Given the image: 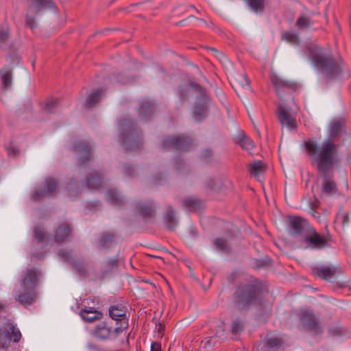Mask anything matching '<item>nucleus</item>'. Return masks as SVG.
Here are the masks:
<instances>
[{
  "label": "nucleus",
  "mask_w": 351,
  "mask_h": 351,
  "mask_svg": "<svg viewBox=\"0 0 351 351\" xmlns=\"http://www.w3.org/2000/svg\"><path fill=\"white\" fill-rule=\"evenodd\" d=\"M338 147L330 139L325 140L321 145L315 141L305 143L307 154L315 166L317 174L322 178L319 191L321 198L334 196L337 193V184L334 180L333 169L338 163Z\"/></svg>",
  "instance_id": "nucleus-1"
},
{
  "label": "nucleus",
  "mask_w": 351,
  "mask_h": 351,
  "mask_svg": "<svg viewBox=\"0 0 351 351\" xmlns=\"http://www.w3.org/2000/svg\"><path fill=\"white\" fill-rule=\"evenodd\" d=\"M306 49L313 65L324 76L326 81L331 82L350 75L341 58H335L330 48L317 45H310Z\"/></svg>",
  "instance_id": "nucleus-2"
},
{
  "label": "nucleus",
  "mask_w": 351,
  "mask_h": 351,
  "mask_svg": "<svg viewBox=\"0 0 351 351\" xmlns=\"http://www.w3.org/2000/svg\"><path fill=\"white\" fill-rule=\"evenodd\" d=\"M39 276L34 269H27L23 275L21 282V291L14 294L15 300L24 306L33 304L37 300L38 293L36 288L38 286Z\"/></svg>",
  "instance_id": "nucleus-3"
},
{
  "label": "nucleus",
  "mask_w": 351,
  "mask_h": 351,
  "mask_svg": "<svg viewBox=\"0 0 351 351\" xmlns=\"http://www.w3.org/2000/svg\"><path fill=\"white\" fill-rule=\"evenodd\" d=\"M261 293L259 287L252 285L239 287L234 294V301L239 309H244L256 302Z\"/></svg>",
  "instance_id": "nucleus-4"
},
{
  "label": "nucleus",
  "mask_w": 351,
  "mask_h": 351,
  "mask_svg": "<svg viewBox=\"0 0 351 351\" xmlns=\"http://www.w3.org/2000/svg\"><path fill=\"white\" fill-rule=\"evenodd\" d=\"M121 126L124 149L130 151L138 149L142 145L143 141L141 134L137 131L134 123L124 120L121 123Z\"/></svg>",
  "instance_id": "nucleus-5"
},
{
  "label": "nucleus",
  "mask_w": 351,
  "mask_h": 351,
  "mask_svg": "<svg viewBox=\"0 0 351 351\" xmlns=\"http://www.w3.org/2000/svg\"><path fill=\"white\" fill-rule=\"evenodd\" d=\"M128 328V321L121 323L120 326L113 328L112 324L103 321L96 324L93 330V337L100 340H112Z\"/></svg>",
  "instance_id": "nucleus-6"
},
{
  "label": "nucleus",
  "mask_w": 351,
  "mask_h": 351,
  "mask_svg": "<svg viewBox=\"0 0 351 351\" xmlns=\"http://www.w3.org/2000/svg\"><path fill=\"white\" fill-rule=\"evenodd\" d=\"M300 322L304 328L313 335L323 332V327L313 311L309 308L301 309L298 313Z\"/></svg>",
  "instance_id": "nucleus-7"
},
{
  "label": "nucleus",
  "mask_w": 351,
  "mask_h": 351,
  "mask_svg": "<svg viewBox=\"0 0 351 351\" xmlns=\"http://www.w3.org/2000/svg\"><path fill=\"white\" fill-rule=\"evenodd\" d=\"M21 338V333L19 328L11 322H5L0 328V350H7L10 346L11 341L18 343Z\"/></svg>",
  "instance_id": "nucleus-8"
},
{
  "label": "nucleus",
  "mask_w": 351,
  "mask_h": 351,
  "mask_svg": "<svg viewBox=\"0 0 351 351\" xmlns=\"http://www.w3.org/2000/svg\"><path fill=\"white\" fill-rule=\"evenodd\" d=\"M26 14V25L33 29L36 27L35 16L41 11L53 9L54 3L52 0H29Z\"/></svg>",
  "instance_id": "nucleus-9"
},
{
  "label": "nucleus",
  "mask_w": 351,
  "mask_h": 351,
  "mask_svg": "<svg viewBox=\"0 0 351 351\" xmlns=\"http://www.w3.org/2000/svg\"><path fill=\"white\" fill-rule=\"evenodd\" d=\"M289 234L302 239L312 227L306 219L298 216L289 217Z\"/></svg>",
  "instance_id": "nucleus-10"
},
{
  "label": "nucleus",
  "mask_w": 351,
  "mask_h": 351,
  "mask_svg": "<svg viewBox=\"0 0 351 351\" xmlns=\"http://www.w3.org/2000/svg\"><path fill=\"white\" fill-rule=\"evenodd\" d=\"M162 149L173 147L182 152H188L193 147V141L191 138L184 135L168 136L162 145Z\"/></svg>",
  "instance_id": "nucleus-11"
},
{
  "label": "nucleus",
  "mask_w": 351,
  "mask_h": 351,
  "mask_svg": "<svg viewBox=\"0 0 351 351\" xmlns=\"http://www.w3.org/2000/svg\"><path fill=\"white\" fill-rule=\"evenodd\" d=\"M57 186L58 183L54 178L51 177L47 178L40 185V188L35 189L32 193L31 199L37 202L43 197H51L56 191Z\"/></svg>",
  "instance_id": "nucleus-12"
},
{
  "label": "nucleus",
  "mask_w": 351,
  "mask_h": 351,
  "mask_svg": "<svg viewBox=\"0 0 351 351\" xmlns=\"http://www.w3.org/2000/svg\"><path fill=\"white\" fill-rule=\"evenodd\" d=\"M308 247L313 249H322L327 245L328 239L321 236L313 227H311L303 239Z\"/></svg>",
  "instance_id": "nucleus-13"
},
{
  "label": "nucleus",
  "mask_w": 351,
  "mask_h": 351,
  "mask_svg": "<svg viewBox=\"0 0 351 351\" xmlns=\"http://www.w3.org/2000/svg\"><path fill=\"white\" fill-rule=\"evenodd\" d=\"M343 272L342 269L335 265H321L315 267L313 269V273L326 280H330L337 275Z\"/></svg>",
  "instance_id": "nucleus-14"
},
{
  "label": "nucleus",
  "mask_w": 351,
  "mask_h": 351,
  "mask_svg": "<svg viewBox=\"0 0 351 351\" xmlns=\"http://www.w3.org/2000/svg\"><path fill=\"white\" fill-rule=\"evenodd\" d=\"M74 151L80 155L79 165L84 166L90 160V145L86 142H77L74 145Z\"/></svg>",
  "instance_id": "nucleus-15"
},
{
  "label": "nucleus",
  "mask_w": 351,
  "mask_h": 351,
  "mask_svg": "<svg viewBox=\"0 0 351 351\" xmlns=\"http://www.w3.org/2000/svg\"><path fill=\"white\" fill-rule=\"evenodd\" d=\"M109 316L115 321H121L123 323L128 321L126 318L127 307L122 304L111 305L108 309Z\"/></svg>",
  "instance_id": "nucleus-16"
},
{
  "label": "nucleus",
  "mask_w": 351,
  "mask_h": 351,
  "mask_svg": "<svg viewBox=\"0 0 351 351\" xmlns=\"http://www.w3.org/2000/svg\"><path fill=\"white\" fill-rule=\"evenodd\" d=\"M116 244L115 235L113 232H104L101 233L97 240L98 249L109 248Z\"/></svg>",
  "instance_id": "nucleus-17"
},
{
  "label": "nucleus",
  "mask_w": 351,
  "mask_h": 351,
  "mask_svg": "<svg viewBox=\"0 0 351 351\" xmlns=\"http://www.w3.org/2000/svg\"><path fill=\"white\" fill-rule=\"evenodd\" d=\"M80 315L84 322L92 323L101 319L103 314L94 307H86L80 310Z\"/></svg>",
  "instance_id": "nucleus-18"
},
{
  "label": "nucleus",
  "mask_w": 351,
  "mask_h": 351,
  "mask_svg": "<svg viewBox=\"0 0 351 351\" xmlns=\"http://www.w3.org/2000/svg\"><path fill=\"white\" fill-rule=\"evenodd\" d=\"M278 118L282 127H286L289 130H293L296 128L295 121L291 118L290 114L282 106L278 107Z\"/></svg>",
  "instance_id": "nucleus-19"
},
{
  "label": "nucleus",
  "mask_w": 351,
  "mask_h": 351,
  "mask_svg": "<svg viewBox=\"0 0 351 351\" xmlns=\"http://www.w3.org/2000/svg\"><path fill=\"white\" fill-rule=\"evenodd\" d=\"M155 104L148 99H143L140 103L139 116L143 119H148L154 112Z\"/></svg>",
  "instance_id": "nucleus-20"
},
{
  "label": "nucleus",
  "mask_w": 351,
  "mask_h": 351,
  "mask_svg": "<svg viewBox=\"0 0 351 351\" xmlns=\"http://www.w3.org/2000/svg\"><path fill=\"white\" fill-rule=\"evenodd\" d=\"M58 255L64 261L71 263L80 274L84 273L85 268L84 265L75 261L72 257L71 252L62 249L59 250Z\"/></svg>",
  "instance_id": "nucleus-21"
},
{
  "label": "nucleus",
  "mask_w": 351,
  "mask_h": 351,
  "mask_svg": "<svg viewBox=\"0 0 351 351\" xmlns=\"http://www.w3.org/2000/svg\"><path fill=\"white\" fill-rule=\"evenodd\" d=\"M345 129V123L341 120H335L332 121L330 124L329 129V136L328 139H330L335 144H336L332 140V138H335L340 135ZM327 140V138L326 139Z\"/></svg>",
  "instance_id": "nucleus-22"
},
{
  "label": "nucleus",
  "mask_w": 351,
  "mask_h": 351,
  "mask_svg": "<svg viewBox=\"0 0 351 351\" xmlns=\"http://www.w3.org/2000/svg\"><path fill=\"white\" fill-rule=\"evenodd\" d=\"M266 170L264 162L261 161H256L251 164L249 171L251 175L254 176L257 180H261Z\"/></svg>",
  "instance_id": "nucleus-23"
},
{
  "label": "nucleus",
  "mask_w": 351,
  "mask_h": 351,
  "mask_svg": "<svg viewBox=\"0 0 351 351\" xmlns=\"http://www.w3.org/2000/svg\"><path fill=\"white\" fill-rule=\"evenodd\" d=\"M71 232L70 227L66 223H62L57 229L55 235V241L58 243H63Z\"/></svg>",
  "instance_id": "nucleus-24"
},
{
  "label": "nucleus",
  "mask_w": 351,
  "mask_h": 351,
  "mask_svg": "<svg viewBox=\"0 0 351 351\" xmlns=\"http://www.w3.org/2000/svg\"><path fill=\"white\" fill-rule=\"evenodd\" d=\"M103 90L101 89H95L87 97L85 107L86 108H92L96 104L99 102L102 95H103Z\"/></svg>",
  "instance_id": "nucleus-25"
},
{
  "label": "nucleus",
  "mask_w": 351,
  "mask_h": 351,
  "mask_svg": "<svg viewBox=\"0 0 351 351\" xmlns=\"http://www.w3.org/2000/svg\"><path fill=\"white\" fill-rule=\"evenodd\" d=\"M164 221L168 229L173 230L177 226V220L171 207L168 206L164 215Z\"/></svg>",
  "instance_id": "nucleus-26"
},
{
  "label": "nucleus",
  "mask_w": 351,
  "mask_h": 351,
  "mask_svg": "<svg viewBox=\"0 0 351 351\" xmlns=\"http://www.w3.org/2000/svg\"><path fill=\"white\" fill-rule=\"evenodd\" d=\"M313 24L311 16L306 14L300 15L295 22V26L299 29L310 28Z\"/></svg>",
  "instance_id": "nucleus-27"
},
{
  "label": "nucleus",
  "mask_w": 351,
  "mask_h": 351,
  "mask_svg": "<svg viewBox=\"0 0 351 351\" xmlns=\"http://www.w3.org/2000/svg\"><path fill=\"white\" fill-rule=\"evenodd\" d=\"M107 201L114 206H121L123 204L124 199L119 193L114 189L108 191Z\"/></svg>",
  "instance_id": "nucleus-28"
},
{
  "label": "nucleus",
  "mask_w": 351,
  "mask_h": 351,
  "mask_svg": "<svg viewBox=\"0 0 351 351\" xmlns=\"http://www.w3.org/2000/svg\"><path fill=\"white\" fill-rule=\"evenodd\" d=\"M183 205L189 210L198 211L203 207L204 203L199 199L187 197L184 200Z\"/></svg>",
  "instance_id": "nucleus-29"
},
{
  "label": "nucleus",
  "mask_w": 351,
  "mask_h": 351,
  "mask_svg": "<svg viewBox=\"0 0 351 351\" xmlns=\"http://www.w3.org/2000/svg\"><path fill=\"white\" fill-rule=\"evenodd\" d=\"M101 177L97 172L94 171L91 174H88L86 178V186L89 189H96L98 187L101 183Z\"/></svg>",
  "instance_id": "nucleus-30"
},
{
  "label": "nucleus",
  "mask_w": 351,
  "mask_h": 351,
  "mask_svg": "<svg viewBox=\"0 0 351 351\" xmlns=\"http://www.w3.org/2000/svg\"><path fill=\"white\" fill-rule=\"evenodd\" d=\"M136 207L138 214L143 218L150 217L154 215V210L151 204L140 205L139 204H137Z\"/></svg>",
  "instance_id": "nucleus-31"
},
{
  "label": "nucleus",
  "mask_w": 351,
  "mask_h": 351,
  "mask_svg": "<svg viewBox=\"0 0 351 351\" xmlns=\"http://www.w3.org/2000/svg\"><path fill=\"white\" fill-rule=\"evenodd\" d=\"M247 5L256 13H261L264 10L265 0H245Z\"/></svg>",
  "instance_id": "nucleus-32"
},
{
  "label": "nucleus",
  "mask_w": 351,
  "mask_h": 351,
  "mask_svg": "<svg viewBox=\"0 0 351 351\" xmlns=\"http://www.w3.org/2000/svg\"><path fill=\"white\" fill-rule=\"evenodd\" d=\"M2 84L5 88L11 86L12 84V71L8 68H4L0 71Z\"/></svg>",
  "instance_id": "nucleus-33"
},
{
  "label": "nucleus",
  "mask_w": 351,
  "mask_h": 351,
  "mask_svg": "<svg viewBox=\"0 0 351 351\" xmlns=\"http://www.w3.org/2000/svg\"><path fill=\"white\" fill-rule=\"evenodd\" d=\"M271 80L273 85L276 88L278 95H279L281 89L291 88V84L289 82L283 80L278 77L274 76L272 77Z\"/></svg>",
  "instance_id": "nucleus-34"
},
{
  "label": "nucleus",
  "mask_w": 351,
  "mask_h": 351,
  "mask_svg": "<svg viewBox=\"0 0 351 351\" xmlns=\"http://www.w3.org/2000/svg\"><path fill=\"white\" fill-rule=\"evenodd\" d=\"M282 39L292 45H298L300 38L298 36L294 33L289 32H283L281 34Z\"/></svg>",
  "instance_id": "nucleus-35"
},
{
  "label": "nucleus",
  "mask_w": 351,
  "mask_h": 351,
  "mask_svg": "<svg viewBox=\"0 0 351 351\" xmlns=\"http://www.w3.org/2000/svg\"><path fill=\"white\" fill-rule=\"evenodd\" d=\"M213 243L217 249L223 252H228L230 250V247L228 243L223 239H216L213 240Z\"/></svg>",
  "instance_id": "nucleus-36"
},
{
  "label": "nucleus",
  "mask_w": 351,
  "mask_h": 351,
  "mask_svg": "<svg viewBox=\"0 0 351 351\" xmlns=\"http://www.w3.org/2000/svg\"><path fill=\"white\" fill-rule=\"evenodd\" d=\"M34 238L38 244H43L46 239L44 230L40 227H36L34 230Z\"/></svg>",
  "instance_id": "nucleus-37"
},
{
  "label": "nucleus",
  "mask_w": 351,
  "mask_h": 351,
  "mask_svg": "<svg viewBox=\"0 0 351 351\" xmlns=\"http://www.w3.org/2000/svg\"><path fill=\"white\" fill-rule=\"evenodd\" d=\"M239 144L243 149L247 150H251L254 147L253 141L245 134L239 140Z\"/></svg>",
  "instance_id": "nucleus-38"
},
{
  "label": "nucleus",
  "mask_w": 351,
  "mask_h": 351,
  "mask_svg": "<svg viewBox=\"0 0 351 351\" xmlns=\"http://www.w3.org/2000/svg\"><path fill=\"white\" fill-rule=\"evenodd\" d=\"M243 329L241 322L239 319H234L231 324V331L233 334H237L241 332Z\"/></svg>",
  "instance_id": "nucleus-39"
},
{
  "label": "nucleus",
  "mask_w": 351,
  "mask_h": 351,
  "mask_svg": "<svg viewBox=\"0 0 351 351\" xmlns=\"http://www.w3.org/2000/svg\"><path fill=\"white\" fill-rule=\"evenodd\" d=\"M205 112V106L204 105L196 106L193 110L195 118L199 121L204 117Z\"/></svg>",
  "instance_id": "nucleus-40"
},
{
  "label": "nucleus",
  "mask_w": 351,
  "mask_h": 351,
  "mask_svg": "<svg viewBox=\"0 0 351 351\" xmlns=\"http://www.w3.org/2000/svg\"><path fill=\"white\" fill-rule=\"evenodd\" d=\"M58 104V99H50L45 103L43 109L47 112H52Z\"/></svg>",
  "instance_id": "nucleus-41"
},
{
  "label": "nucleus",
  "mask_w": 351,
  "mask_h": 351,
  "mask_svg": "<svg viewBox=\"0 0 351 351\" xmlns=\"http://www.w3.org/2000/svg\"><path fill=\"white\" fill-rule=\"evenodd\" d=\"M10 36V29L8 26H3L0 28V40L5 42Z\"/></svg>",
  "instance_id": "nucleus-42"
},
{
  "label": "nucleus",
  "mask_w": 351,
  "mask_h": 351,
  "mask_svg": "<svg viewBox=\"0 0 351 351\" xmlns=\"http://www.w3.org/2000/svg\"><path fill=\"white\" fill-rule=\"evenodd\" d=\"M282 343V341L278 338H269L267 339V344L271 348H274L280 346Z\"/></svg>",
  "instance_id": "nucleus-43"
},
{
  "label": "nucleus",
  "mask_w": 351,
  "mask_h": 351,
  "mask_svg": "<svg viewBox=\"0 0 351 351\" xmlns=\"http://www.w3.org/2000/svg\"><path fill=\"white\" fill-rule=\"evenodd\" d=\"M338 219L341 220L342 226L345 227L350 222V215L348 213L342 214L338 216Z\"/></svg>",
  "instance_id": "nucleus-44"
},
{
  "label": "nucleus",
  "mask_w": 351,
  "mask_h": 351,
  "mask_svg": "<svg viewBox=\"0 0 351 351\" xmlns=\"http://www.w3.org/2000/svg\"><path fill=\"white\" fill-rule=\"evenodd\" d=\"M217 182L218 183V181H217L215 179H210L208 180L206 185L208 188H210L212 190H217L219 189V187L217 186Z\"/></svg>",
  "instance_id": "nucleus-45"
},
{
  "label": "nucleus",
  "mask_w": 351,
  "mask_h": 351,
  "mask_svg": "<svg viewBox=\"0 0 351 351\" xmlns=\"http://www.w3.org/2000/svg\"><path fill=\"white\" fill-rule=\"evenodd\" d=\"M212 156H213V152H212V151H210L209 149L204 150L201 154V158L205 160L211 158Z\"/></svg>",
  "instance_id": "nucleus-46"
},
{
  "label": "nucleus",
  "mask_w": 351,
  "mask_h": 351,
  "mask_svg": "<svg viewBox=\"0 0 351 351\" xmlns=\"http://www.w3.org/2000/svg\"><path fill=\"white\" fill-rule=\"evenodd\" d=\"M241 77L243 80V84L242 85L243 87V88H249L250 87V80H249L248 77L245 74L242 75Z\"/></svg>",
  "instance_id": "nucleus-47"
},
{
  "label": "nucleus",
  "mask_w": 351,
  "mask_h": 351,
  "mask_svg": "<svg viewBox=\"0 0 351 351\" xmlns=\"http://www.w3.org/2000/svg\"><path fill=\"white\" fill-rule=\"evenodd\" d=\"M150 351H161V345L156 342H153L151 345Z\"/></svg>",
  "instance_id": "nucleus-48"
},
{
  "label": "nucleus",
  "mask_w": 351,
  "mask_h": 351,
  "mask_svg": "<svg viewBox=\"0 0 351 351\" xmlns=\"http://www.w3.org/2000/svg\"><path fill=\"white\" fill-rule=\"evenodd\" d=\"M123 170H124L125 175H127L128 176H132V169L130 165H125Z\"/></svg>",
  "instance_id": "nucleus-49"
},
{
  "label": "nucleus",
  "mask_w": 351,
  "mask_h": 351,
  "mask_svg": "<svg viewBox=\"0 0 351 351\" xmlns=\"http://www.w3.org/2000/svg\"><path fill=\"white\" fill-rule=\"evenodd\" d=\"M19 151L16 148H10L8 149V154L10 156H14L18 154Z\"/></svg>",
  "instance_id": "nucleus-50"
},
{
  "label": "nucleus",
  "mask_w": 351,
  "mask_h": 351,
  "mask_svg": "<svg viewBox=\"0 0 351 351\" xmlns=\"http://www.w3.org/2000/svg\"><path fill=\"white\" fill-rule=\"evenodd\" d=\"M108 265L110 267H114L117 265V260L116 258H111L110 259L108 263Z\"/></svg>",
  "instance_id": "nucleus-51"
},
{
  "label": "nucleus",
  "mask_w": 351,
  "mask_h": 351,
  "mask_svg": "<svg viewBox=\"0 0 351 351\" xmlns=\"http://www.w3.org/2000/svg\"><path fill=\"white\" fill-rule=\"evenodd\" d=\"M88 348L90 351H99V348L96 345H94L93 343H88Z\"/></svg>",
  "instance_id": "nucleus-52"
},
{
  "label": "nucleus",
  "mask_w": 351,
  "mask_h": 351,
  "mask_svg": "<svg viewBox=\"0 0 351 351\" xmlns=\"http://www.w3.org/2000/svg\"><path fill=\"white\" fill-rule=\"evenodd\" d=\"M319 206V201L316 197H315L314 200L311 203V206L313 208H317Z\"/></svg>",
  "instance_id": "nucleus-53"
},
{
  "label": "nucleus",
  "mask_w": 351,
  "mask_h": 351,
  "mask_svg": "<svg viewBox=\"0 0 351 351\" xmlns=\"http://www.w3.org/2000/svg\"><path fill=\"white\" fill-rule=\"evenodd\" d=\"M7 305L5 303L0 302V313L5 312Z\"/></svg>",
  "instance_id": "nucleus-54"
},
{
  "label": "nucleus",
  "mask_w": 351,
  "mask_h": 351,
  "mask_svg": "<svg viewBox=\"0 0 351 351\" xmlns=\"http://www.w3.org/2000/svg\"><path fill=\"white\" fill-rule=\"evenodd\" d=\"M164 326H162V324L159 323L158 325H157V328L158 330V332H160L162 329H163Z\"/></svg>",
  "instance_id": "nucleus-55"
},
{
  "label": "nucleus",
  "mask_w": 351,
  "mask_h": 351,
  "mask_svg": "<svg viewBox=\"0 0 351 351\" xmlns=\"http://www.w3.org/2000/svg\"><path fill=\"white\" fill-rule=\"evenodd\" d=\"M190 8H193V10H195L197 12H199V11L195 8V7L194 5H191Z\"/></svg>",
  "instance_id": "nucleus-56"
},
{
  "label": "nucleus",
  "mask_w": 351,
  "mask_h": 351,
  "mask_svg": "<svg viewBox=\"0 0 351 351\" xmlns=\"http://www.w3.org/2000/svg\"><path fill=\"white\" fill-rule=\"evenodd\" d=\"M182 23H184V21H180V22L177 23L176 24H177V25H180V24H182Z\"/></svg>",
  "instance_id": "nucleus-57"
},
{
  "label": "nucleus",
  "mask_w": 351,
  "mask_h": 351,
  "mask_svg": "<svg viewBox=\"0 0 351 351\" xmlns=\"http://www.w3.org/2000/svg\"><path fill=\"white\" fill-rule=\"evenodd\" d=\"M329 334H330V335H333V334H332V330H329Z\"/></svg>",
  "instance_id": "nucleus-58"
},
{
  "label": "nucleus",
  "mask_w": 351,
  "mask_h": 351,
  "mask_svg": "<svg viewBox=\"0 0 351 351\" xmlns=\"http://www.w3.org/2000/svg\"><path fill=\"white\" fill-rule=\"evenodd\" d=\"M346 187L348 188V183H347V181H346Z\"/></svg>",
  "instance_id": "nucleus-59"
},
{
  "label": "nucleus",
  "mask_w": 351,
  "mask_h": 351,
  "mask_svg": "<svg viewBox=\"0 0 351 351\" xmlns=\"http://www.w3.org/2000/svg\"><path fill=\"white\" fill-rule=\"evenodd\" d=\"M129 336H130V333H129V334H128V337H127V341H128V337H129Z\"/></svg>",
  "instance_id": "nucleus-60"
}]
</instances>
